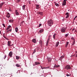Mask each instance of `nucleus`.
<instances>
[{
    "label": "nucleus",
    "mask_w": 77,
    "mask_h": 77,
    "mask_svg": "<svg viewBox=\"0 0 77 77\" xmlns=\"http://www.w3.org/2000/svg\"><path fill=\"white\" fill-rule=\"evenodd\" d=\"M43 30H43V29H42L39 30V32H40V33H42V32H43Z\"/></svg>",
    "instance_id": "obj_25"
},
{
    "label": "nucleus",
    "mask_w": 77,
    "mask_h": 77,
    "mask_svg": "<svg viewBox=\"0 0 77 77\" xmlns=\"http://www.w3.org/2000/svg\"><path fill=\"white\" fill-rule=\"evenodd\" d=\"M50 40V39H48L47 40V42H49V40Z\"/></svg>",
    "instance_id": "obj_43"
},
{
    "label": "nucleus",
    "mask_w": 77,
    "mask_h": 77,
    "mask_svg": "<svg viewBox=\"0 0 77 77\" xmlns=\"http://www.w3.org/2000/svg\"><path fill=\"white\" fill-rule=\"evenodd\" d=\"M63 58H64V56H61L60 57V58L62 59H63Z\"/></svg>",
    "instance_id": "obj_30"
},
{
    "label": "nucleus",
    "mask_w": 77,
    "mask_h": 77,
    "mask_svg": "<svg viewBox=\"0 0 77 77\" xmlns=\"http://www.w3.org/2000/svg\"><path fill=\"white\" fill-rule=\"evenodd\" d=\"M14 45V44H13L11 45V46H12V45Z\"/></svg>",
    "instance_id": "obj_47"
},
{
    "label": "nucleus",
    "mask_w": 77,
    "mask_h": 77,
    "mask_svg": "<svg viewBox=\"0 0 77 77\" xmlns=\"http://www.w3.org/2000/svg\"><path fill=\"white\" fill-rule=\"evenodd\" d=\"M54 3L55 4V5L56 6H57L58 7L59 6V5L58 4L56 3L55 2H54Z\"/></svg>",
    "instance_id": "obj_14"
},
{
    "label": "nucleus",
    "mask_w": 77,
    "mask_h": 77,
    "mask_svg": "<svg viewBox=\"0 0 77 77\" xmlns=\"http://www.w3.org/2000/svg\"><path fill=\"white\" fill-rule=\"evenodd\" d=\"M59 67H60V65H56V64H55V66H54V68H59Z\"/></svg>",
    "instance_id": "obj_10"
},
{
    "label": "nucleus",
    "mask_w": 77,
    "mask_h": 77,
    "mask_svg": "<svg viewBox=\"0 0 77 77\" xmlns=\"http://www.w3.org/2000/svg\"><path fill=\"white\" fill-rule=\"evenodd\" d=\"M75 32H77V31H76V30H75Z\"/></svg>",
    "instance_id": "obj_53"
},
{
    "label": "nucleus",
    "mask_w": 77,
    "mask_h": 77,
    "mask_svg": "<svg viewBox=\"0 0 77 77\" xmlns=\"http://www.w3.org/2000/svg\"><path fill=\"white\" fill-rule=\"evenodd\" d=\"M66 28H63V27L61 29V32H63V33H64L65 32V30H66Z\"/></svg>",
    "instance_id": "obj_2"
},
{
    "label": "nucleus",
    "mask_w": 77,
    "mask_h": 77,
    "mask_svg": "<svg viewBox=\"0 0 77 77\" xmlns=\"http://www.w3.org/2000/svg\"><path fill=\"white\" fill-rule=\"evenodd\" d=\"M4 36V38H5V39L6 38V36Z\"/></svg>",
    "instance_id": "obj_46"
},
{
    "label": "nucleus",
    "mask_w": 77,
    "mask_h": 77,
    "mask_svg": "<svg viewBox=\"0 0 77 77\" xmlns=\"http://www.w3.org/2000/svg\"><path fill=\"white\" fill-rule=\"evenodd\" d=\"M0 66H1V65H2V64L0 63Z\"/></svg>",
    "instance_id": "obj_51"
},
{
    "label": "nucleus",
    "mask_w": 77,
    "mask_h": 77,
    "mask_svg": "<svg viewBox=\"0 0 77 77\" xmlns=\"http://www.w3.org/2000/svg\"><path fill=\"white\" fill-rule=\"evenodd\" d=\"M56 34H55L53 35V38L54 39L55 38V37L56 36Z\"/></svg>",
    "instance_id": "obj_29"
},
{
    "label": "nucleus",
    "mask_w": 77,
    "mask_h": 77,
    "mask_svg": "<svg viewBox=\"0 0 77 77\" xmlns=\"http://www.w3.org/2000/svg\"><path fill=\"white\" fill-rule=\"evenodd\" d=\"M11 29H10L9 30H8V32H11Z\"/></svg>",
    "instance_id": "obj_42"
},
{
    "label": "nucleus",
    "mask_w": 77,
    "mask_h": 77,
    "mask_svg": "<svg viewBox=\"0 0 77 77\" xmlns=\"http://www.w3.org/2000/svg\"><path fill=\"white\" fill-rule=\"evenodd\" d=\"M66 1H67V0H64L63 3V6H65L66 5Z\"/></svg>",
    "instance_id": "obj_5"
},
{
    "label": "nucleus",
    "mask_w": 77,
    "mask_h": 77,
    "mask_svg": "<svg viewBox=\"0 0 77 77\" xmlns=\"http://www.w3.org/2000/svg\"><path fill=\"white\" fill-rule=\"evenodd\" d=\"M65 69H66L67 70L69 69H71V66L69 65H67L65 66Z\"/></svg>",
    "instance_id": "obj_3"
},
{
    "label": "nucleus",
    "mask_w": 77,
    "mask_h": 77,
    "mask_svg": "<svg viewBox=\"0 0 77 77\" xmlns=\"http://www.w3.org/2000/svg\"><path fill=\"white\" fill-rule=\"evenodd\" d=\"M11 27V26L9 25L7 28V30H8V29H9V28Z\"/></svg>",
    "instance_id": "obj_23"
},
{
    "label": "nucleus",
    "mask_w": 77,
    "mask_h": 77,
    "mask_svg": "<svg viewBox=\"0 0 77 77\" xmlns=\"http://www.w3.org/2000/svg\"><path fill=\"white\" fill-rule=\"evenodd\" d=\"M75 18H76L75 17V18H74V20H75Z\"/></svg>",
    "instance_id": "obj_50"
},
{
    "label": "nucleus",
    "mask_w": 77,
    "mask_h": 77,
    "mask_svg": "<svg viewBox=\"0 0 77 77\" xmlns=\"http://www.w3.org/2000/svg\"><path fill=\"white\" fill-rule=\"evenodd\" d=\"M75 39H73V42L72 43V45H74V44H75Z\"/></svg>",
    "instance_id": "obj_21"
},
{
    "label": "nucleus",
    "mask_w": 77,
    "mask_h": 77,
    "mask_svg": "<svg viewBox=\"0 0 77 77\" xmlns=\"http://www.w3.org/2000/svg\"><path fill=\"white\" fill-rule=\"evenodd\" d=\"M74 30H75V29L74 28V29H72V31H73Z\"/></svg>",
    "instance_id": "obj_45"
},
{
    "label": "nucleus",
    "mask_w": 77,
    "mask_h": 77,
    "mask_svg": "<svg viewBox=\"0 0 77 77\" xmlns=\"http://www.w3.org/2000/svg\"><path fill=\"white\" fill-rule=\"evenodd\" d=\"M66 18H68L69 17V13L68 12H67L66 14Z\"/></svg>",
    "instance_id": "obj_7"
},
{
    "label": "nucleus",
    "mask_w": 77,
    "mask_h": 77,
    "mask_svg": "<svg viewBox=\"0 0 77 77\" xmlns=\"http://www.w3.org/2000/svg\"><path fill=\"white\" fill-rule=\"evenodd\" d=\"M39 43L40 45L41 46H42V41L40 40L39 41Z\"/></svg>",
    "instance_id": "obj_12"
},
{
    "label": "nucleus",
    "mask_w": 77,
    "mask_h": 77,
    "mask_svg": "<svg viewBox=\"0 0 77 77\" xmlns=\"http://www.w3.org/2000/svg\"><path fill=\"white\" fill-rule=\"evenodd\" d=\"M67 36H68V34H66L65 35L66 37H67Z\"/></svg>",
    "instance_id": "obj_35"
},
{
    "label": "nucleus",
    "mask_w": 77,
    "mask_h": 77,
    "mask_svg": "<svg viewBox=\"0 0 77 77\" xmlns=\"http://www.w3.org/2000/svg\"><path fill=\"white\" fill-rule=\"evenodd\" d=\"M38 14H39V15H41V16H42V15H43V12H38Z\"/></svg>",
    "instance_id": "obj_8"
},
{
    "label": "nucleus",
    "mask_w": 77,
    "mask_h": 77,
    "mask_svg": "<svg viewBox=\"0 0 77 77\" xmlns=\"http://www.w3.org/2000/svg\"><path fill=\"white\" fill-rule=\"evenodd\" d=\"M16 66L17 67H20V65L18 64H16Z\"/></svg>",
    "instance_id": "obj_28"
},
{
    "label": "nucleus",
    "mask_w": 77,
    "mask_h": 77,
    "mask_svg": "<svg viewBox=\"0 0 77 77\" xmlns=\"http://www.w3.org/2000/svg\"><path fill=\"white\" fill-rule=\"evenodd\" d=\"M70 75V76L71 75V74H70V75Z\"/></svg>",
    "instance_id": "obj_54"
},
{
    "label": "nucleus",
    "mask_w": 77,
    "mask_h": 77,
    "mask_svg": "<svg viewBox=\"0 0 77 77\" xmlns=\"http://www.w3.org/2000/svg\"><path fill=\"white\" fill-rule=\"evenodd\" d=\"M32 42L34 43H36V40L35 39H33L32 40Z\"/></svg>",
    "instance_id": "obj_11"
},
{
    "label": "nucleus",
    "mask_w": 77,
    "mask_h": 77,
    "mask_svg": "<svg viewBox=\"0 0 77 77\" xmlns=\"http://www.w3.org/2000/svg\"><path fill=\"white\" fill-rule=\"evenodd\" d=\"M69 44V42H66V45H68Z\"/></svg>",
    "instance_id": "obj_36"
},
{
    "label": "nucleus",
    "mask_w": 77,
    "mask_h": 77,
    "mask_svg": "<svg viewBox=\"0 0 77 77\" xmlns=\"http://www.w3.org/2000/svg\"><path fill=\"white\" fill-rule=\"evenodd\" d=\"M48 42H47L46 43V46H47V45H48Z\"/></svg>",
    "instance_id": "obj_39"
},
{
    "label": "nucleus",
    "mask_w": 77,
    "mask_h": 77,
    "mask_svg": "<svg viewBox=\"0 0 77 77\" xmlns=\"http://www.w3.org/2000/svg\"><path fill=\"white\" fill-rule=\"evenodd\" d=\"M6 17H8V18H9V17H10V14L9 13H8L7 14Z\"/></svg>",
    "instance_id": "obj_13"
},
{
    "label": "nucleus",
    "mask_w": 77,
    "mask_h": 77,
    "mask_svg": "<svg viewBox=\"0 0 77 77\" xmlns=\"http://www.w3.org/2000/svg\"><path fill=\"white\" fill-rule=\"evenodd\" d=\"M16 59L18 60V59H20V57H19V56H16Z\"/></svg>",
    "instance_id": "obj_24"
},
{
    "label": "nucleus",
    "mask_w": 77,
    "mask_h": 77,
    "mask_svg": "<svg viewBox=\"0 0 77 77\" xmlns=\"http://www.w3.org/2000/svg\"><path fill=\"white\" fill-rule=\"evenodd\" d=\"M12 54H13V53L12 51H11L10 52L9 54V55L10 57H12Z\"/></svg>",
    "instance_id": "obj_6"
},
{
    "label": "nucleus",
    "mask_w": 77,
    "mask_h": 77,
    "mask_svg": "<svg viewBox=\"0 0 77 77\" xmlns=\"http://www.w3.org/2000/svg\"><path fill=\"white\" fill-rule=\"evenodd\" d=\"M54 23V21H53V20L51 19H50V20H48V24L49 26H52Z\"/></svg>",
    "instance_id": "obj_1"
},
{
    "label": "nucleus",
    "mask_w": 77,
    "mask_h": 77,
    "mask_svg": "<svg viewBox=\"0 0 77 77\" xmlns=\"http://www.w3.org/2000/svg\"><path fill=\"white\" fill-rule=\"evenodd\" d=\"M28 3H29V4H30L31 3H30V1H29V2H28Z\"/></svg>",
    "instance_id": "obj_44"
},
{
    "label": "nucleus",
    "mask_w": 77,
    "mask_h": 77,
    "mask_svg": "<svg viewBox=\"0 0 77 77\" xmlns=\"http://www.w3.org/2000/svg\"><path fill=\"white\" fill-rule=\"evenodd\" d=\"M35 64L37 65H39V64H40V63L37 62H35Z\"/></svg>",
    "instance_id": "obj_20"
},
{
    "label": "nucleus",
    "mask_w": 77,
    "mask_h": 77,
    "mask_svg": "<svg viewBox=\"0 0 77 77\" xmlns=\"http://www.w3.org/2000/svg\"><path fill=\"white\" fill-rule=\"evenodd\" d=\"M11 41H8V42L7 45L8 47H11Z\"/></svg>",
    "instance_id": "obj_4"
},
{
    "label": "nucleus",
    "mask_w": 77,
    "mask_h": 77,
    "mask_svg": "<svg viewBox=\"0 0 77 77\" xmlns=\"http://www.w3.org/2000/svg\"><path fill=\"white\" fill-rule=\"evenodd\" d=\"M0 34H1V31H0Z\"/></svg>",
    "instance_id": "obj_52"
},
{
    "label": "nucleus",
    "mask_w": 77,
    "mask_h": 77,
    "mask_svg": "<svg viewBox=\"0 0 77 77\" xmlns=\"http://www.w3.org/2000/svg\"><path fill=\"white\" fill-rule=\"evenodd\" d=\"M24 23V21H22V22H21V24H23V23Z\"/></svg>",
    "instance_id": "obj_34"
},
{
    "label": "nucleus",
    "mask_w": 77,
    "mask_h": 77,
    "mask_svg": "<svg viewBox=\"0 0 77 77\" xmlns=\"http://www.w3.org/2000/svg\"><path fill=\"white\" fill-rule=\"evenodd\" d=\"M75 18H77V16H76L75 17Z\"/></svg>",
    "instance_id": "obj_49"
},
{
    "label": "nucleus",
    "mask_w": 77,
    "mask_h": 77,
    "mask_svg": "<svg viewBox=\"0 0 77 77\" xmlns=\"http://www.w3.org/2000/svg\"><path fill=\"white\" fill-rule=\"evenodd\" d=\"M4 4V3H2L0 5V8H2V6L3 5V4Z\"/></svg>",
    "instance_id": "obj_18"
},
{
    "label": "nucleus",
    "mask_w": 77,
    "mask_h": 77,
    "mask_svg": "<svg viewBox=\"0 0 77 77\" xmlns=\"http://www.w3.org/2000/svg\"><path fill=\"white\" fill-rule=\"evenodd\" d=\"M25 6H26V5H24L22 7L23 9V10H24V9H25Z\"/></svg>",
    "instance_id": "obj_22"
},
{
    "label": "nucleus",
    "mask_w": 77,
    "mask_h": 77,
    "mask_svg": "<svg viewBox=\"0 0 77 77\" xmlns=\"http://www.w3.org/2000/svg\"><path fill=\"white\" fill-rule=\"evenodd\" d=\"M2 25L4 26V27H5V24H4V23H3Z\"/></svg>",
    "instance_id": "obj_38"
},
{
    "label": "nucleus",
    "mask_w": 77,
    "mask_h": 77,
    "mask_svg": "<svg viewBox=\"0 0 77 77\" xmlns=\"http://www.w3.org/2000/svg\"><path fill=\"white\" fill-rule=\"evenodd\" d=\"M18 27H16V28H15V30L16 32H18Z\"/></svg>",
    "instance_id": "obj_17"
},
{
    "label": "nucleus",
    "mask_w": 77,
    "mask_h": 77,
    "mask_svg": "<svg viewBox=\"0 0 77 77\" xmlns=\"http://www.w3.org/2000/svg\"><path fill=\"white\" fill-rule=\"evenodd\" d=\"M9 11H10L11 12V11H12V10L11 9V8H10L9 9Z\"/></svg>",
    "instance_id": "obj_41"
},
{
    "label": "nucleus",
    "mask_w": 77,
    "mask_h": 77,
    "mask_svg": "<svg viewBox=\"0 0 77 77\" xmlns=\"http://www.w3.org/2000/svg\"><path fill=\"white\" fill-rule=\"evenodd\" d=\"M41 68L42 69H46V68H48L47 67L43 68V67H42V66H41Z\"/></svg>",
    "instance_id": "obj_26"
},
{
    "label": "nucleus",
    "mask_w": 77,
    "mask_h": 77,
    "mask_svg": "<svg viewBox=\"0 0 77 77\" xmlns=\"http://www.w3.org/2000/svg\"><path fill=\"white\" fill-rule=\"evenodd\" d=\"M66 75L67 76V77H68V76H70V75L68 74H67Z\"/></svg>",
    "instance_id": "obj_40"
},
{
    "label": "nucleus",
    "mask_w": 77,
    "mask_h": 77,
    "mask_svg": "<svg viewBox=\"0 0 77 77\" xmlns=\"http://www.w3.org/2000/svg\"><path fill=\"white\" fill-rule=\"evenodd\" d=\"M59 42H57L56 43V47H58V45H59Z\"/></svg>",
    "instance_id": "obj_15"
},
{
    "label": "nucleus",
    "mask_w": 77,
    "mask_h": 77,
    "mask_svg": "<svg viewBox=\"0 0 77 77\" xmlns=\"http://www.w3.org/2000/svg\"><path fill=\"white\" fill-rule=\"evenodd\" d=\"M35 52H36V50L35 49L33 52V54H34V53H35Z\"/></svg>",
    "instance_id": "obj_32"
},
{
    "label": "nucleus",
    "mask_w": 77,
    "mask_h": 77,
    "mask_svg": "<svg viewBox=\"0 0 77 77\" xmlns=\"http://www.w3.org/2000/svg\"><path fill=\"white\" fill-rule=\"evenodd\" d=\"M19 2H20V0H17V1H16V2L17 3H19Z\"/></svg>",
    "instance_id": "obj_31"
},
{
    "label": "nucleus",
    "mask_w": 77,
    "mask_h": 77,
    "mask_svg": "<svg viewBox=\"0 0 77 77\" xmlns=\"http://www.w3.org/2000/svg\"><path fill=\"white\" fill-rule=\"evenodd\" d=\"M6 56L5 55L4 57V59H6Z\"/></svg>",
    "instance_id": "obj_33"
},
{
    "label": "nucleus",
    "mask_w": 77,
    "mask_h": 77,
    "mask_svg": "<svg viewBox=\"0 0 77 77\" xmlns=\"http://www.w3.org/2000/svg\"><path fill=\"white\" fill-rule=\"evenodd\" d=\"M36 8L37 9H39L40 7H39V5H36Z\"/></svg>",
    "instance_id": "obj_19"
},
{
    "label": "nucleus",
    "mask_w": 77,
    "mask_h": 77,
    "mask_svg": "<svg viewBox=\"0 0 77 77\" xmlns=\"http://www.w3.org/2000/svg\"><path fill=\"white\" fill-rule=\"evenodd\" d=\"M17 11H18V10H16L15 11V12L17 15H19V13H18Z\"/></svg>",
    "instance_id": "obj_16"
},
{
    "label": "nucleus",
    "mask_w": 77,
    "mask_h": 77,
    "mask_svg": "<svg viewBox=\"0 0 77 77\" xmlns=\"http://www.w3.org/2000/svg\"><path fill=\"white\" fill-rule=\"evenodd\" d=\"M41 24H39V26H38V27H41Z\"/></svg>",
    "instance_id": "obj_37"
},
{
    "label": "nucleus",
    "mask_w": 77,
    "mask_h": 77,
    "mask_svg": "<svg viewBox=\"0 0 77 77\" xmlns=\"http://www.w3.org/2000/svg\"><path fill=\"white\" fill-rule=\"evenodd\" d=\"M67 46H68V45H66L65 46L66 47H67Z\"/></svg>",
    "instance_id": "obj_48"
},
{
    "label": "nucleus",
    "mask_w": 77,
    "mask_h": 77,
    "mask_svg": "<svg viewBox=\"0 0 77 77\" xmlns=\"http://www.w3.org/2000/svg\"><path fill=\"white\" fill-rule=\"evenodd\" d=\"M9 22L10 23H12V22H13V20H9Z\"/></svg>",
    "instance_id": "obj_27"
},
{
    "label": "nucleus",
    "mask_w": 77,
    "mask_h": 77,
    "mask_svg": "<svg viewBox=\"0 0 77 77\" xmlns=\"http://www.w3.org/2000/svg\"><path fill=\"white\" fill-rule=\"evenodd\" d=\"M47 59L48 62H50L51 61V58L47 57Z\"/></svg>",
    "instance_id": "obj_9"
}]
</instances>
